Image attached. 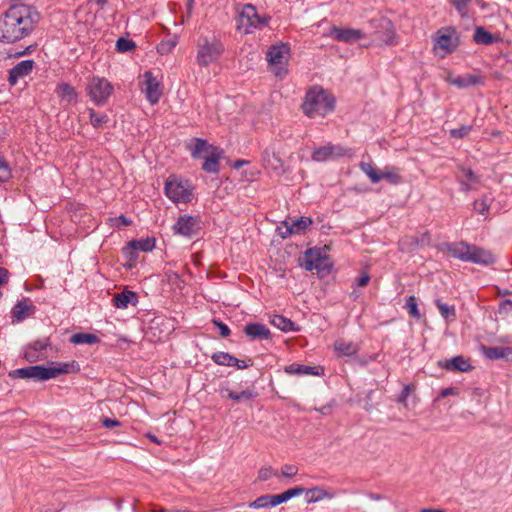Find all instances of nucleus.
Segmentation results:
<instances>
[{"instance_id": "38", "label": "nucleus", "mask_w": 512, "mask_h": 512, "mask_svg": "<svg viewBox=\"0 0 512 512\" xmlns=\"http://www.w3.org/2000/svg\"><path fill=\"white\" fill-rule=\"evenodd\" d=\"M71 342L74 344H95L98 342V337L90 333H77L71 337Z\"/></svg>"}, {"instance_id": "28", "label": "nucleus", "mask_w": 512, "mask_h": 512, "mask_svg": "<svg viewBox=\"0 0 512 512\" xmlns=\"http://www.w3.org/2000/svg\"><path fill=\"white\" fill-rule=\"evenodd\" d=\"M113 302L117 308L125 309L128 307V304L130 303H132L133 305L136 304L137 295L132 291L125 290L122 291L121 293L115 294L113 297Z\"/></svg>"}, {"instance_id": "1", "label": "nucleus", "mask_w": 512, "mask_h": 512, "mask_svg": "<svg viewBox=\"0 0 512 512\" xmlns=\"http://www.w3.org/2000/svg\"><path fill=\"white\" fill-rule=\"evenodd\" d=\"M40 16L37 10L29 5L11 6L0 17V40L14 43L28 36L34 29Z\"/></svg>"}, {"instance_id": "57", "label": "nucleus", "mask_w": 512, "mask_h": 512, "mask_svg": "<svg viewBox=\"0 0 512 512\" xmlns=\"http://www.w3.org/2000/svg\"><path fill=\"white\" fill-rule=\"evenodd\" d=\"M9 280V272L6 268H0V286L6 284ZM2 297V292L0 291V298Z\"/></svg>"}, {"instance_id": "59", "label": "nucleus", "mask_w": 512, "mask_h": 512, "mask_svg": "<svg viewBox=\"0 0 512 512\" xmlns=\"http://www.w3.org/2000/svg\"><path fill=\"white\" fill-rule=\"evenodd\" d=\"M456 394H457V390L453 387L445 388L440 393L441 397H443V398H445L449 395H456Z\"/></svg>"}, {"instance_id": "5", "label": "nucleus", "mask_w": 512, "mask_h": 512, "mask_svg": "<svg viewBox=\"0 0 512 512\" xmlns=\"http://www.w3.org/2000/svg\"><path fill=\"white\" fill-rule=\"evenodd\" d=\"M269 20V16L259 15L255 6L245 4L237 10L236 28L239 31H243L245 34H250L253 33L255 29L266 27Z\"/></svg>"}, {"instance_id": "36", "label": "nucleus", "mask_w": 512, "mask_h": 512, "mask_svg": "<svg viewBox=\"0 0 512 512\" xmlns=\"http://www.w3.org/2000/svg\"><path fill=\"white\" fill-rule=\"evenodd\" d=\"M222 392H226L227 398L233 401H241V400H251L256 397V393L253 390H245L240 393L230 391L229 389L222 390Z\"/></svg>"}, {"instance_id": "40", "label": "nucleus", "mask_w": 512, "mask_h": 512, "mask_svg": "<svg viewBox=\"0 0 512 512\" xmlns=\"http://www.w3.org/2000/svg\"><path fill=\"white\" fill-rule=\"evenodd\" d=\"M435 305L437 306L440 314L443 318L447 320H454L456 318V312L454 306H449L443 302H441L439 299L435 300Z\"/></svg>"}, {"instance_id": "31", "label": "nucleus", "mask_w": 512, "mask_h": 512, "mask_svg": "<svg viewBox=\"0 0 512 512\" xmlns=\"http://www.w3.org/2000/svg\"><path fill=\"white\" fill-rule=\"evenodd\" d=\"M334 348L339 355L352 356L358 352V346L352 341L338 339L334 343Z\"/></svg>"}, {"instance_id": "35", "label": "nucleus", "mask_w": 512, "mask_h": 512, "mask_svg": "<svg viewBox=\"0 0 512 512\" xmlns=\"http://www.w3.org/2000/svg\"><path fill=\"white\" fill-rule=\"evenodd\" d=\"M211 358L216 364L222 366H233L238 363V358L221 351L214 353Z\"/></svg>"}, {"instance_id": "9", "label": "nucleus", "mask_w": 512, "mask_h": 512, "mask_svg": "<svg viewBox=\"0 0 512 512\" xmlns=\"http://www.w3.org/2000/svg\"><path fill=\"white\" fill-rule=\"evenodd\" d=\"M113 90V85L104 77L93 76L88 79L86 86L87 95L97 106L105 105Z\"/></svg>"}, {"instance_id": "16", "label": "nucleus", "mask_w": 512, "mask_h": 512, "mask_svg": "<svg viewBox=\"0 0 512 512\" xmlns=\"http://www.w3.org/2000/svg\"><path fill=\"white\" fill-rule=\"evenodd\" d=\"M312 224V219L309 217H300L297 220L284 221L278 227L279 234L282 238H287L292 234H299L304 232Z\"/></svg>"}, {"instance_id": "18", "label": "nucleus", "mask_w": 512, "mask_h": 512, "mask_svg": "<svg viewBox=\"0 0 512 512\" xmlns=\"http://www.w3.org/2000/svg\"><path fill=\"white\" fill-rule=\"evenodd\" d=\"M329 35L334 40L345 43H353L363 38V33L359 29L341 28L337 26H333L330 29Z\"/></svg>"}, {"instance_id": "39", "label": "nucleus", "mask_w": 512, "mask_h": 512, "mask_svg": "<svg viewBox=\"0 0 512 512\" xmlns=\"http://www.w3.org/2000/svg\"><path fill=\"white\" fill-rule=\"evenodd\" d=\"M493 198L490 195H484L480 199L474 201V210L479 214L484 215L488 212Z\"/></svg>"}, {"instance_id": "25", "label": "nucleus", "mask_w": 512, "mask_h": 512, "mask_svg": "<svg viewBox=\"0 0 512 512\" xmlns=\"http://www.w3.org/2000/svg\"><path fill=\"white\" fill-rule=\"evenodd\" d=\"M55 92L62 102L72 104L77 101L78 94L75 88L66 82L59 83Z\"/></svg>"}, {"instance_id": "22", "label": "nucleus", "mask_w": 512, "mask_h": 512, "mask_svg": "<svg viewBox=\"0 0 512 512\" xmlns=\"http://www.w3.org/2000/svg\"><path fill=\"white\" fill-rule=\"evenodd\" d=\"M243 332L250 340L271 338V332L268 327L258 322L246 324L244 326Z\"/></svg>"}, {"instance_id": "47", "label": "nucleus", "mask_w": 512, "mask_h": 512, "mask_svg": "<svg viewBox=\"0 0 512 512\" xmlns=\"http://www.w3.org/2000/svg\"><path fill=\"white\" fill-rule=\"evenodd\" d=\"M116 48L119 52H129L135 48V43L132 40L119 38L116 42Z\"/></svg>"}, {"instance_id": "12", "label": "nucleus", "mask_w": 512, "mask_h": 512, "mask_svg": "<svg viewBox=\"0 0 512 512\" xmlns=\"http://www.w3.org/2000/svg\"><path fill=\"white\" fill-rule=\"evenodd\" d=\"M303 266L307 271L316 270L319 273H329L332 268L328 258L319 248H310L305 252Z\"/></svg>"}, {"instance_id": "24", "label": "nucleus", "mask_w": 512, "mask_h": 512, "mask_svg": "<svg viewBox=\"0 0 512 512\" xmlns=\"http://www.w3.org/2000/svg\"><path fill=\"white\" fill-rule=\"evenodd\" d=\"M483 355L490 360L504 359L512 361V347H487L482 346Z\"/></svg>"}, {"instance_id": "53", "label": "nucleus", "mask_w": 512, "mask_h": 512, "mask_svg": "<svg viewBox=\"0 0 512 512\" xmlns=\"http://www.w3.org/2000/svg\"><path fill=\"white\" fill-rule=\"evenodd\" d=\"M213 324L220 330L222 337H228L231 334L230 328L220 320H213Z\"/></svg>"}, {"instance_id": "46", "label": "nucleus", "mask_w": 512, "mask_h": 512, "mask_svg": "<svg viewBox=\"0 0 512 512\" xmlns=\"http://www.w3.org/2000/svg\"><path fill=\"white\" fill-rule=\"evenodd\" d=\"M456 174H459L468 182H479V177L473 172V170L462 165L458 166Z\"/></svg>"}, {"instance_id": "2", "label": "nucleus", "mask_w": 512, "mask_h": 512, "mask_svg": "<svg viewBox=\"0 0 512 512\" xmlns=\"http://www.w3.org/2000/svg\"><path fill=\"white\" fill-rule=\"evenodd\" d=\"M77 371H79V365L75 361L68 363L52 362L49 367L35 365L16 369L11 371L9 376L12 378H33L41 381L55 378L61 374Z\"/></svg>"}, {"instance_id": "8", "label": "nucleus", "mask_w": 512, "mask_h": 512, "mask_svg": "<svg viewBox=\"0 0 512 512\" xmlns=\"http://www.w3.org/2000/svg\"><path fill=\"white\" fill-rule=\"evenodd\" d=\"M433 51L441 58L453 53L458 45L459 38L453 27H443L439 29L433 37Z\"/></svg>"}, {"instance_id": "45", "label": "nucleus", "mask_w": 512, "mask_h": 512, "mask_svg": "<svg viewBox=\"0 0 512 512\" xmlns=\"http://www.w3.org/2000/svg\"><path fill=\"white\" fill-rule=\"evenodd\" d=\"M12 176L11 167L6 159L0 155V182L7 181Z\"/></svg>"}, {"instance_id": "29", "label": "nucleus", "mask_w": 512, "mask_h": 512, "mask_svg": "<svg viewBox=\"0 0 512 512\" xmlns=\"http://www.w3.org/2000/svg\"><path fill=\"white\" fill-rule=\"evenodd\" d=\"M304 492H306V495H307L306 501L309 504L319 502L323 499H332L334 497V493L329 492V491H327L321 487H318V486L313 487L308 490L304 489Z\"/></svg>"}, {"instance_id": "61", "label": "nucleus", "mask_w": 512, "mask_h": 512, "mask_svg": "<svg viewBox=\"0 0 512 512\" xmlns=\"http://www.w3.org/2000/svg\"><path fill=\"white\" fill-rule=\"evenodd\" d=\"M369 280H370L369 275L368 274H364V275H362L361 277L358 278L357 284L360 287H364V286H366L368 284Z\"/></svg>"}, {"instance_id": "20", "label": "nucleus", "mask_w": 512, "mask_h": 512, "mask_svg": "<svg viewBox=\"0 0 512 512\" xmlns=\"http://www.w3.org/2000/svg\"><path fill=\"white\" fill-rule=\"evenodd\" d=\"M438 365L447 371L469 372L473 369L470 361L463 356H455L448 360L439 361Z\"/></svg>"}, {"instance_id": "44", "label": "nucleus", "mask_w": 512, "mask_h": 512, "mask_svg": "<svg viewBox=\"0 0 512 512\" xmlns=\"http://www.w3.org/2000/svg\"><path fill=\"white\" fill-rule=\"evenodd\" d=\"M406 308L408 309V313L411 317L420 319L421 314L418 309L417 299L415 296H410L406 300Z\"/></svg>"}, {"instance_id": "60", "label": "nucleus", "mask_w": 512, "mask_h": 512, "mask_svg": "<svg viewBox=\"0 0 512 512\" xmlns=\"http://www.w3.org/2000/svg\"><path fill=\"white\" fill-rule=\"evenodd\" d=\"M116 221H117L118 225H122V226H129L132 223V221L129 218L125 217L124 215L119 216L116 219Z\"/></svg>"}, {"instance_id": "11", "label": "nucleus", "mask_w": 512, "mask_h": 512, "mask_svg": "<svg viewBox=\"0 0 512 512\" xmlns=\"http://www.w3.org/2000/svg\"><path fill=\"white\" fill-rule=\"evenodd\" d=\"M361 171L370 179L372 183H378L381 180H387L393 185L401 182L399 171L395 167H385L383 171L379 172L371 163L361 162L359 164Z\"/></svg>"}, {"instance_id": "21", "label": "nucleus", "mask_w": 512, "mask_h": 512, "mask_svg": "<svg viewBox=\"0 0 512 512\" xmlns=\"http://www.w3.org/2000/svg\"><path fill=\"white\" fill-rule=\"evenodd\" d=\"M35 312V306L29 298L18 301L12 309V317L15 321L21 322Z\"/></svg>"}, {"instance_id": "49", "label": "nucleus", "mask_w": 512, "mask_h": 512, "mask_svg": "<svg viewBox=\"0 0 512 512\" xmlns=\"http://www.w3.org/2000/svg\"><path fill=\"white\" fill-rule=\"evenodd\" d=\"M273 475H277V471H275L272 467H262L258 472V479L260 481H266Z\"/></svg>"}, {"instance_id": "54", "label": "nucleus", "mask_w": 512, "mask_h": 512, "mask_svg": "<svg viewBox=\"0 0 512 512\" xmlns=\"http://www.w3.org/2000/svg\"><path fill=\"white\" fill-rule=\"evenodd\" d=\"M123 253L126 255L130 262H135L138 258V250L131 247L130 242L128 247L123 249Z\"/></svg>"}, {"instance_id": "56", "label": "nucleus", "mask_w": 512, "mask_h": 512, "mask_svg": "<svg viewBox=\"0 0 512 512\" xmlns=\"http://www.w3.org/2000/svg\"><path fill=\"white\" fill-rule=\"evenodd\" d=\"M412 390V386L411 385H405L401 394L399 395L398 397V401L400 403H406V399L408 398L410 392Z\"/></svg>"}, {"instance_id": "7", "label": "nucleus", "mask_w": 512, "mask_h": 512, "mask_svg": "<svg viewBox=\"0 0 512 512\" xmlns=\"http://www.w3.org/2000/svg\"><path fill=\"white\" fill-rule=\"evenodd\" d=\"M223 52L224 47L220 41L215 38L200 37L197 42V64L201 67H207L216 62Z\"/></svg>"}, {"instance_id": "19", "label": "nucleus", "mask_w": 512, "mask_h": 512, "mask_svg": "<svg viewBox=\"0 0 512 512\" xmlns=\"http://www.w3.org/2000/svg\"><path fill=\"white\" fill-rule=\"evenodd\" d=\"M34 65L35 62L33 60H23L16 64L9 71L8 81L10 85L14 86L20 79L28 76L32 72Z\"/></svg>"}, {"instance_id": "52", "label": "nucleus", "mask_w": 512, "mask_h": 512, "mask_svg": "<svg viewBox=\"0 0 512 512\" xmlns=\"http://www.w3.org/2000/svg\"><path fill=\"white\" fill-rule=\"evenodd\" d=\"M471 0H452V4L455 7V9L462 15H466L467 13V6L470 3Z\"/></svg>"}, {"instance_id": "15", "label": "nucleus", "mask_w": 512, "mask_h": 512, "mask_svg": "<svg viewBox=\"0 0 512 512\" xmlns=\"http://www.w3.org/2000/svg\"><path fill=\"white\" fill-rule=\"evenodd\" d=\"M143 77L145 79L143 91L147 100L154 105L159 102L162 95L161 83L151 71H146Z\"/></svg>"}, {"instance_id": "27", "label": "nucleus", "mask_w": 512, "mask_h": 512, "mask_svg": "<svg viewBox=\"0 0 512 512\" xmlns=\"http://www.w3.org/2000/svg\"><path fill=\"white\" fill-rule=\"evenodd\" d=\"M49 345L48 339H38L33 341L25 350V357L29 361H34L39 357V353L44 351Z\"/></svg>"}, {"instance_id": "41", "label": "nucleus", "mask_w": 512, "mask_h": 512, "mask_svg": "<svg viewBox=\"0 0 512 512\" xmlns=\"http://www.w3.org/2000/svg\"><path fill=\"white\" fill-rule=\"evenodd\" d=\"M474 41L479 44L489 45L493 42V35L483 27H477L474 33Z\"/></svg>"}, {"instance_id": "63", "label": "nucleus", "mask_w": 512, "mask_h": 512, "mask_svg": "<svg viewBox=\"0 0 512 512\" xmlns=\"http://www.w3.org/2000/svg\"><path fill=\"white\" fill-rule=\"evenodd\" d=\"M146 437H147L148 439H150L152 442H154V443H156V444H158V445H160V444H161V441H160V440H159L155 435H153V434H151V433H147V434H146Z\"/></svg>"}, {"instance_id": "6", "label": "nucleus", "mask_w": 512, "mask_h": 512, "mask_svg": "<svg viewBox=\"0 0 512 512\" xmlns=\"http://www.w3.org/2000/svg\"><path fill=\"white\" fill-rule=\"evenodd\" d=\"M194 187L189 180L170 176L165 183L166 196L174 203L187 204L192 201Z\"/></svg>"}, {"instance_id": "14", "label": "nucleus", "mask_w": 512, "mask_h": 512, "mask_svg": "<svg viewBox=\"0 0 512 512\" xmlns=\"http://www.w3.org/2000/svg\"><path fill=\"white\" fill-rule=\"evenodd\" d=\"M174 234L193 237L200 230V220L190 215H182L172 227Z\"/></svg>"}, {"instance_id": "48", "label": "nucleus", "mask_w": 512, "mask_h": 512, "mask_svg": "<svg viewBox=\"0 0 512 512\" xmlns=\"http://www.w3.org/2000/svg\"><path fill=\"white\" fill-rule=\"evenodd\" d=\"M399 244H400V249L402 251H404V250L409 251V250H413L415 247H417L419 245V241H418V239H416L414 237H410V238L406 237V238L402 239Z\"/></svg>"}, {"instance_id": "26", "label": "nucleus", "mask_w": 512, "mask_h": 512, "mask_svg": "<svg viewBox=\"0 0 512 512\" xmlns=\"http://www.w3.org/2000/svg\"><path fill=\"white\" fill-rule=\"evenodd\" d=\"M470 245L464 242L452 243L447 245V252L454 258L462 261H468Z\"/></svg>"}, {"instance_id": "62", "label": "nucleus", "mask_w": 512, "mask_h": 512, "mask_svg": "<svg viewBox=\"0 0 512 512\" xmlns=\"http://www.w3.org/2000/svg\"><path fill=\"white\" fill-rule=\"evenodd\" d=\"M174 46H175V43H171V44H169V46H168V44L162 43V44H160L158 51H160L161 53L167 52V51L171 50Z\"/></svg>"}, {"instance_id": "10", "label": "nucleus", "mask_w": 512, "mask_h": 512, "mask_svg": "<svg viewBox=\"0 0 512 512\" xmlns=\"http://www.w3.org/2000/svg\"><path fill=\"white\" fill-rule=\"evenodd\" d=\"M302 493H304V488L297 486V487L288 489L278 495H270V494L262 495V496L256 498L254 501L250 502L248 504V506H249V508H253V509L271 508V507H275L277 505H280V504L288 501L292 497L299 496Z\"/></svg>"}, {"instance_id": "37", "label": "nucleus", "mask_w": 512, "mask_h": 512, "mask_svg": "<svg viewBox=\"0 0 512 512\" xmlns=\"http://www.w3.org/2000/svg\"><path fill=\"white\" fill-rule=\"evenodd\" d=\"M131 247L137 249L142 252L152 251L155 247V239L154 238H146L141 240H132Z\"/></svg>"}, {"instance_id": "30", "label": "nucleus", "mask_w": 512, "mask_h": 512, "mask_svg": "<svg viewBox=\"0 0 512 512\" xmlns=\"http://www.w3.org/2000/svg\"><path fill=\"white\" fill-rule=\"evenodd\" d=\"M286 54H288L287 46H272L267 52V60L271 65H279L282 64Z\"/></svg>"}, {"instance_id": "17", "label": "nucleus", "mask_w": 512, "mask_h": 512, "mask_svg": "<svg viewBox=\"0 0 512 512\" xmlns=\"http://www.w3.org/2000/svg\"><path fill=\"white\" fill-rule=\"evenodd\" d=\"M446 82L456 86L457 88L464 89L471 86L483 85L485 83V77L480 73L466 74L463 76H454L449 73L445 78Z\"/></svg>"}, {"instance_id": "32", "label": "nucleus", "mask_w": 512, "mask_h": 512, "mask_svg": "<svg viewBox=\"0 0 512 512\" xmlns=\"http://www.w3.org/2000/svg\"><path fill=\"white\" fill-rule=\"evenodd\" d=\"M263 163L266 167L278 170L283 167L281 158L275 153L274 149L266 148L263 152Z\"/></svg>"}, {"instance_id": "23", "label": "nucleus", "mask_w": 512, "mask_h": 512, "mask_svg": "<svg viewBox=\"0 0 512 512\" xmlns=\"http://www.w3.org/2000/svg\"><path fill=\"white\" fill-rule=\"evenodd\" d=\"M494 260L495 259H494L493 255L491 254V252H489L485 249L479 248L475 245H470L467 262H472L475 264L487 266V265L494 263Z\"/></svg>"}, {"instance_id": "50", "label": "nucleus", "mask_w": 512, "mask_h": 512, "mask_svg": "<svg viewBox=\"0 0 512 512\" xmlns=\"http://www.w3.org/2000/svg\"><path fill=\"white\" fill-rule=\"evenodd\" d=\"M472 130L471 126H461L460 128L452 129L450 131V135L454 138H464L466 137Z\"/></svg>"}, {"instance_id": "42", "label": "nucleus", "mask_w": 512, "mask_h": 512, "mask_svg": "<svg viewBox=\"0 0 512 512\" xmlns=\"http://www.w3.org/2000/svg\"><path fill=\"white\" fill-rule=\"evenodd\" d=\"M90 123L94 128L102 127L109 120L106 113H96L92 108L89 109Z\"/></svg>"}, {"instance_id": "64", "label": "nucleus", "mask_w": 512, "mask_h": 512, "mask_svg": "<svg viewBox=\"0 0 512 512\" xmlns=\"http://www.w3.org/2000/svg\"><path fill=\"white\" fill-rule=\"evenodd\" d=\"M420 512H446L444 509L423 508Z\"/></svg>"}, {"instance_id": "58", "label": "nucleus", "mask_w": 512, "mask_h": 512, "mask_svg": "<svg viewBox=\"0 0 512 512\" xmlns=\"http://www.w3.org/2000/svg\"><path fill=\"white\" fill-rule=\"evenodd\" d=\"M102 425L106 428H113L120 425V422L116 419L105 418L102 420Z\"/></svg>"}, {"instance_id": "34", "label": "nucleus", "mask_w": 512, "mask_h": 512, "mask_svg": "<svg viewBox=\"0 0 512 512\" xmlns=\"http://www.w3.org/2000/svg\"><path fill=\"white\" fill-rule=\"evenodd\" d=\"M285 371L296 375H318L317 367L293 363L285 368Z\"/></svg>"}, {"instance_id": "51", "label": "nucleus", "mask_w": 512, "mask_h": 512, "mask_svg": "<svg viewBox=\"0 0 512 512\" xmlns=\"http://www.w3.org/2000/svg\"><path fill=\"white\" fill-rule=\"evenodd\" d=\"M298 473V467L291 464H285L281 468V475L286 478H292Z\"/></svg>"}, {"instance_id": "55", "label": "nucleus", "mask_w": 512, "mask_h": 512, "mask_svg": "<svg viewBox=\"0 0 512 512\" xmlns=\"http://www.w3.org/2000/svg\"><path fill=\"white\" fill-rule=\"evenodd\" d=\"M457 181L461 184V190L464 192H468L472 189L471 184L473 182L466 181L462 176L459 174H456Z\"/></svg>"}, {"instance_id": "33", "label": "nucleus", "mask_w": 512, "mask_h": 512, "mask_svg": "<svg viewBox=\"0 0 512 512\" xmlns=\"http://www.w3.org/2000/svg\"><path fill=\"white\" fill-rule=\"evenodd\" d=\"M271 324L284 332L298 330L294 322L282 315H274L271 319Z\"/></svg>"}, {"instance_id": "4", "label": "nucleus", "mask_w": 512, "mask_h": 512, "mask_svg": "<svg viewBox=\"0 0 512 512\" xmlns=\"http://www.w3.org/2000/svg\"><path fill=\"white\" fill-rule=\"evenodd\" d=\"M191 156L193 158L204 157L202 169L208 173H218L220 169L219 159L222 155V150L212 145L201 138L194 139V145L189 146Z\"/></svg>"}, {"instance_id": "3", "label": "nucleus", "mask_w": 512, "mask_h": 512, "mask_svg": "<svg viewBox=\"0 0 512 512\" xmlns=\"http://www.w3.org/2000/svg\"><path fill=\"white\" fill-rule=\"evenodd\" d=\"M334 107V97L323 88L315 86L307 91L302 111L309 118L325 117Z\"/></svg>"}, {"instance_id": "43", "label": "nucleus", "mask_w": 512, "mask_h": 512, "mask_svg": "<svg viewBox=\"0 0 512 512\" xmlns=\"http://www.w3.org/2000/svg\"><path fill=\"white\" fill-rule=\"evenodd\" d=\"M385 33L383 38H381L382 42L386 45H393L396 43V33L394 31V28L391 24V22L386 21L385 22Z\"/></svg>"}, {"instance_id": "13", "label": "nucleus", "mask_w": 512, "mask_h": 512, "mask_svg": "<svg viewBox=\"0 0 512 512\" xmlns=\"http://www.w3.org/2000/svg\"><path fill=\"white\" fill-rule=\"evenodd\" d=\"M352 155L353 153L350 148L341 145L328 144L315 149L312 153V159L316 162H324L341 157H351Z\"/></svg>"}]
</instances>
